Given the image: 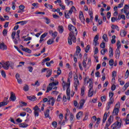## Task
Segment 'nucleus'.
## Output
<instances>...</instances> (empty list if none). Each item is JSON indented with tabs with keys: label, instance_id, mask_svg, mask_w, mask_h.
I'll list each match as a JSON object with an SVG mask.
<instances>
[{
	"label": "nucleus",
	"instance_id": "obj_1",
	"mask_svg": "<svg viewBox=\"0 0 129 129\" xmlns=\"http://www.w3.org/2000/svg\"><path fill=\"white\" fill-rule=\"evenodd\" d=\"M68 29L69 31H71L69 36L68 37V43L69 45H72V41L73 43H76V37L78 31L76 27L72 25V24L69 25Z\"/></svg>",
	"mask_w": 129,
	"mask_h": 129
},
{
	"label": "nucleus",
	"instance_id": "obj_2",
	"mask_svg": "<svg viewBox=\"0 0 129 129\" xmlns=\"http://www.w3.org/2000/svg\"><path fill=\"white\" fill-rule=\"evenodd\" d=\"M115 119L116 121L111 125L112 129L120 128L121 127V124H122V120L119 116H116Z\"/></svg>",
	"mask_w": 129,
	"mask_h": 129
},
{
	"label": "nucleus",
	"instance_id": "obj_3",
	"mask_svg": "<svg viewBox=\"0 0 129 129\" xmlns=\"http://www.w3.org/2000/svg\"><path fill=\"white\" fill-rule=\"evenodd\" d=\"M59 82H57L56 83L55 82H52V83H49V84L48 85V87H47L46 89V93H48V92L51 91V90H52V89H53V88L54 87V86H56V85H58Z\"/></svg>",
	"mask_w": 129,
	"mask_h": 129
},
{
	"label": "nucleus",
	"instance_id": "obj_4",
	"mask_svg": "<svg viewBox=\"0 0 129 129\" xmlns=\"http://www.w3.org/2000/svg\"><path fill=\"white\" fill-rule=\"evenodd\" d=\"M33 110H34V116H35V117L39 116V111L40 110V108H39V107L36 105L34 107H33Z\"/></svg>",
	"mask_w": 129,
	"mask_h": 129
},
{
	"label": "nucleus",
	"instance_id": "obj_5",
	"mask_svg": "<svg viewBox=\"0 0 129 129\" xmlns=\"http://www.w3.org/2000/svg\"><path fill=\"white\" fill-rule=\"evenodd\" d=\"M2 67L5 69V70H9L10 68V62L6 61L2 62Z\"/></svg>",
	"mask_w": 129,
	"mask_h": 129
},
{
	"label": "nucleus",
	"instance_id": "obj_6",
	"mask_svg": "<svg viewBox=\"0 0 129 129\" xmlns=\"http://www.w3.org/2000/svg\"><path fill=\"white\" fill-rule=\"evenodd\" d=\"M99 39V35H98V34L96 35L94 38V40H93V45H94V46L95 47H96V45H97V44H99L98 43V40Z\"/></svg>",
	"mask_w": 129,
	"mask_h": 129
},
{
	"label": "nucleus",
	"instance_id": "obj_7",
	"mask_svg": "<svg viewBox=\"0 0 129 129\" xmlns=\"http://www.w3.org/2000/svg\"><path fill=\"white\" fill-rule=\"evenodd\" d=\"M79 18L82 23L85 24V18H84V16L83 15V12H82V11H80Z\"/></svg>",
	"mask_w": 129,
	"mask_h": 129
},
{
	"label": "nucleus",
	"instance_id": "obj_8",
	"mask_svg": "<svg viewBox=\"0 0 129 129\" xmlns=\"http://www.w3.org/2000/svg\"><path fill=\"white\" fill-rule=\"evenodd\" d=\"M51 106H54V104L55 103V101H56V99H54L53 97H49V103L48 104L51 105Z\"/></svg>",
	"mask_w": 129,
	"mask_h": 129
},
{
	"label": "nucleus",
	"instance_id": "obj_9",
	"mask_svg": "<svg viewBox=\"0 0 129 129\" xmlns=\"http://www.w3.org/2000/svg\"><path fill=\"white\" fill-rule=\"evenodd\" d=\"M50 114V110L47 109L46 111L44 112V116L46 118L51 119V117L49 116Z\"/></svg>",
	"mask_w": 129,
	"mask_h": 129
},
{
	"label": "nucleus",
	"instance_id": "obj_10",
	"mask_svg": "<svg viewBox=\"0 0 129 129\" xmlns=\"http://www.w3.org/2000/svg\"><path fill=\"white\" fill-rule=\"evenodd\" d=\"M49 33L50 35H51L52 37L54 38V39H55L58 35V33L56 31H55L53 33V31L52 30H50L49 31Z\"/></svg>",
	"mask_w": 129,
	"mask_h": 129
},
{
	"label": "nucleus",
	"instance_id": "obj_11",
	"mask_svg": "<svg viewBox=\"0 0 129 129\" xmlns=\"http://www.w3.org/2000/svg\"><path fill=\"white\" fill-rule=\"evenodd\" d=\"M0 49L1 50H3V51L4 50H7L8 49V46L5 44V43H0Z\"/></svg>",
	"mask_w": 129,
	"mask_h": 129
},
{
	"label": "nucleus",
	"instance_id": "obj_12",
	"mask_svg": "<svg viewBox=\"0 0 129 129\" xmlns=\"http://www.w3.org/2000/svg\"><path fill=\"white\" fill-rule=\"evenodd\" d=\"M10 99L12 101H15L17 99V97H16V95H15V94L13 92H11Z\"/></svg>",
	"mask_w": 129,
	"mask_h": 129
},
{
	"label": "nucleus",
	"instance_id": "obj_13",
	"mask_svg": "<svg viewBox=\"0 0 129 129\" xmlns=\"http://www.w3.org/2000/svg\"><path fill=\"white\" fill-rule=\"evenodd\" d=\"M120 54V51H119V49H116L115 52V55L116 59H118L119 58Z\"/></svg>",
	"mask_w": 129,
	"mask_h": 129
},
{
	"label": "nucleus",
	"instance_id": "obj_14",
	"mask_svg": "<svg viewBox=\"0 0 129 129\" xmlns=\"http://www.w3.org/2000/svg\"><path fill=\"white\" fill-rule=\"evenodd\" d=\"M119 111V109L118 108H115L113 111V115H118V112Z\"/></svg>",
	"mask_w": 129,
	"mask_h": 129
},
{
	"label": "nucleus",
	"instance_id": "obj_15",
	"mask_svg": "<svg viewBox=\"0 0 129 129\" xmlns=\"http://www.w3.org/2000/svg\"><path fill=\"white\" fill-rule=\"evenodd\" d=\"M109 96L110 97L109 101H111V102H114V99H113V98H112L113 97V93L110 92L109 93Z\"/></svg>",
	"mask_w": 129,
	"mask_h": 129
},
{
	"label": "nucleus",
	"instance_id": "obj_16",
	"mask_svg": "<svg viewBox=\"0 0 129 129\" xmlns=\"http://www.w3.org/2000/svg\"><path fill=\"white\" fill-rule=\"evenodd\" d=\"M27 99L31 101H36V100H37V98H36L35 96H27Z\"/></svg>",
	"mask_w": 129,
	"mask_h": 129
},
{
	"label": "nucleus",
	"instance_id": "obj_17",
	"mask_svg": "<svg viewBox=\"0 0 129 129\" xmlns=\"http://www.w3.org/2000/svg\"><path fill=\"white\" fill-rule=\"evenodd\" d=\"M126 33L127 32L124 30H122L120 32L121 37H125V36H126Z\"/></svg>",
	"mask_w": 129,
	"mask_h": 129
},
{
	"label": "nucleus",
	"instance_id": "obj_18",
	"mask_svg": "<svg viewBox=\"0 0 129 129\" xmlns=\"http://www.w3.org/2000/svg\"><path fill=\"white\" fill-rule=\"evenodd\" d=\"M51 75H52V70L50 69L47 71L46 77H47V78H49Z\"/></svg>",
	"mask_w": 129,
	"mask_h": 129
},
{
	"label": "nucleus",
	"instance_id": "obj_19",
	"mask_svg": "<svg viewBox=\"0 0 129 129\" xmlns=\"http://www.w3.org/2000/svg\"><path fill=\"white\" fill-rule=\"evenodd\" d=\"M22 51L24 52H26L27 53H29V54H31L32 53V50L28 48H22Z\"/></svg>",
	"mask_w": 129,
	"mask_h": 129
},
{
	"label": "nucleus",
	"instance_id": "obj_20",
	"mask_svg": "<svg viewBox=\"0 0 129 129\" xmlns=\"http://www.w3.org/2000/svg\"><path fill=\"white\" fill-rule=\"evenodd\" d=\"M55 38H54V37L52 38L51 39H49L47 41V44L48 45H52V44H53V43H54V39Z\"/></svg>",
	"mask_w": 129,
	"mask_h": 129
},
{
	"label": "nucleus",
	"instance_id": "obj_21",
	"mask_svg": "<svg viewBox=\"0 0 129 129\" xmlns=\"http://www.w3.org/2000/svg\"><path fill=\"white\" fill-rule=\"evenodd\" d=\"M106 119H107V113L105 112L104 114V116L103 117V121H102V123H104L105 122V121H106Z\"/></svg>",
	"mask_w": 129,
	"mask_h": 129
},
{
	"label": "nucleus",
	"instance_id": "obj_22",
	"mask_svg": "<svg viewBox=\"0 0 129 129\" xmlns=\"http://www.w3.org/2000/svg\"><path fill=\"white\" fill-rule=\"evenodd\" d=\"M84 103H85V100L82 99L80 101V109H81V108L83 107V105H84Z\"/></svg>",
	"mask_w": 129,
	"mask_h": 129
},
{
	"label": "nucleus",
	"instance_id": "obj_23",
	"mask_svg": "<svg viewBox=\"0 0 129 129\" xmlns=\"http://www.w3.org/2000/svg\"><path fill=\"white\" fill-rule=\"evenodd\" d=\"M82 115H83V112H82V111L79 112L76 114V117H77V119H78L79 118H80V117L82 116Z\"/></svg>",
	"mask_w": 129,
	"mask_h": 129
},
{
	"label": "nucleus",
	"instance_id": "obj_24",
	"mask_svg": "<svg viewBox=\"0 0 129 129\" xmlns=\"http://www.w3.org/2000/svg\"><path fill=\"white\" fill-rule=\"evenodd\" d=\"M64 31V27L62 26H58V32L60 34H62Z\"/></svg>",
	"mask_w": 129,
	"mask_h": 129
},
{
	"label": "nucleus",
	"instance_id": "obj_25",
	"mask_svg": "<svg viewBox=\"0 0 129 129\" xmlns=\"http://www.w3.org/2000/svg\"><path fill=\"white\" fill-rule=\"evenodd\" d=\"M84 93H85V87L83 86L81 89V95L83 96L84 95Z\"/></svg>",
	"mask_w": 129,
	"mask_h": 129
},
{
	"label": "nucleus",
	"instance_id": "obj_26",
	"mask_svg": "<svg viewBox=\"0 0 129 129\" xmlns=\"http://www.w3.org/2000/svg\"><path fill=\"white\" fill-rule=\"evenodd\" d=\"M109 57H112L113 56V49H112V48H109Z\"/></svg>",
	"mask_w": 129,
	"mask_h": 129
},
{
	"label": "nucleus",
	"instance_id": "obj_27",
	"mask_svg": "<svg viewBox=\"0 0 129 129\" xmlns=\"http://www.w3.org/2000/svg\"><path fill=\"white\" fill-rule=\"evenodd\" d=\"M112 103H113V102H111L110 101H109V102H108L107 103V105L106 106V110H108L109 109V108H110V104H112Z\"/></svg>",
	"mask_w": 129,
	"mask_h": 129
},
{
	"label": "nucleus",
	"instance_id": "obj_28",
	"mask_svg": "<svg viewBox=\"0 0 129 129\" xmlns=\"http://www.w3.org/2000/svg\"><path fill=\"white\" fill-rule=\"evenodd\" d=\"M70 121L73 124V119H74V115L71 113L70 116Z\"/></svg>",
	"mask_w": 129,
	"mask_h": 129
},
{
	"label": "nucleus",
	"instance_id": "obj_29",
	"mask_svg": "<svg viewBox=\"0 0 129 129\" xmlns=\"http://www.w3.org/2000/svg\"><path fill=\"white\" fill-rule=\"evenodd\" d=\"M43 103H45V102H47V104H49V97L48 98H44L43 99Z\"/></svg>",
	"mask_w": 129,
	"mask_h": 129
},
{
	"label": "nucleus",
	"instance_id": "obj_30",
	"mask_svg": "<svg viewBox=\"0 0 129 129\" xmlns=\"http://www.w3.org/2000/svg\"><path fill=\"white\" fill-rule=\"evenodd\" d=\"M112 121H113V116L110 115L109 116V118L108 119L107 122H109L110 123H111V122H112Z\"/></svg>",
	"mask_w": 129,
	"mask_h": 129
},
{
	"label": "nucleus",
	"instance_id": "obj_31",
	"mask_svg": "<svg viewBox=\"0 0 129 129\" xmlns=\"http://www.w3.org/2000/svg\"><path fill=\"white\" fill-rule=\"evenodd\" d=\"M93 93H94L93 91H91V90H89L88 92V96H89V97H92V96H93Z\"/></svg>",
	"mask_w": 129,
	"mask_h": 129
},
{
	"label": "nucleus",
	"instance_id": "obj_32",
	"mask_svg": "<svg viewBox=\"0 0 129 129\" xmlns=\"http://www.w3.org/2000/svg\"><path fill=\"white\" fill-rule=\"evenodd\" d=\"M7 105H8V102L3 101V102H0V107H2L3 106H5Z\"/></svg>",
	"mask_w": 129,
	"mask_h": 129
},
{
	"label": "nucleus",
	"instance_id": "obj_33",
	"mask_svg": "<svg viewBox=\"0 0 129 129\" xmlns=\"http://www.w3.org/2000/svg\"><path fill=\"white\" fill-rule=\"evenodd\" d=\"M112 39H111V44H115V38H116V36L115 35H113L112 36Z\"/></svg>",
	"mask_w": 129,
	"mask_h": 129
},
{
	"label": "nucleus",
	"instance_id": "obj_34",
	"mask_svg": "<svg viewBox=\"0 0 129 129\" xmlns=\"http://www.w3.org/2000/svg\"><path fill=\"white\" fill-rule=\"evenodd\" d=\"M28 126V125L25 123H22L19 124L20 127H27Z\"/></svg>",
	"mask_w": 129,
	"mask_h": 129
},
{
	"label": "nucleus",
	"instance_id": "obj_35",
	"mask_svg": "<svg viewBox=\"0 0 129 129\" xmlns=\"http://www.w3.org/2000/svg\"><path fill=\"white\" fill-rule=\"evenodd\" d=\"M96 120L97 122L95 125V126H96V127H98V124L100 123V118H98Z\"/></svg>",
	"mask_w": 129,
	"mask_h": 129
},
{
	"label": "nucleus",
	"instance_id": "obj_36",
	"mask_svg": "<svg viewBox=\"0 0 129 129\" xmlns=\"http://www.w3.org/2000/svg\"><path fill=\"white\" fill-rule=\"evenodd\" d=\"M23 90L24 91H29V86L28 85H25V86L23 87Z\"/></svg>",
	"mask_w": 129,
	"mask_h": 129
},
{
	"label": "nucleus",
	"instance_id": "obj_37",
	"mask_svg": "<svg viewBox=\"0 0 129 129\" xmlns=\"http://www.w3.org/2000/svg\"><path fill=\"white\" fill-rule=\"evenodd\" d=\"M103 39L105 40V42H107L108 41V38H107V35L104 34L103 35Z\"/></svg>",
	"mask_w": 129,
	"mask_h": 129
},
{
	"label": "nucleus",
	"instance_id": "obj_38",
	"mask_svg": "<svg viewBox=\"0 0 129 129\" xmlns=\"http://www.w3.org/2000/svg\"><path fill=\"white\" fill-rule=\"evenodd\" d=\"M28 104L25 102L23 101H21L20 102V105H21V106L23 107V106H27V105Z\"/></svg>",
	"mask_w": 129,
	"mask_h": 129
},
{
	"label": "nucleus",
	"instance_id": "obj_39",
	"mask_svg": "<svg viewBox=\"0 0 129 129\" xmlns=\"http://www.w3.org/2000/svg\"><path fill=\"white\" fill-rule=\"evenodd\" d=\"M44 20H45L46 24H50L51 23V20L48 18H44Z\"/></svg>",
	"mask_w": 129,
	"mask_h": 129
},
{
	"label": "nucleus",
	"instance_id": "obj_40",
	"mask_svg": "<svg viewBox=\"0 0 129 129\" xmlns=\"http://www.w3.org/2000/svg\"><path fill=\"white\" fill-rule=\"evenodd\" d=\"M88 113H86L85 114V117L83 119V121H85V120H87V119H88Z\"/></svg>",
	"mask_w": 129,
	"mask_h": 129
},
{
	"label": "nucleus",
	"instance_id": "obj_41",
	"mask_svg": "<svg viewBox=\"0 0 129 129\" xmlns=\"http://www.w3.org/2000/svg\"><path fill=\"white\" fill-rule=\"evenodd\" d=\"M67 95H70V87L68 86L67 88Z\"/></svg>",
	"mask_w": 129,
	"mask_h": 129
},
{
	"label": "nucleus",
	"instance_id": "obj_42",
	"mask_svg": "<svg viewBox=\"0 0 129 129\" xmlns=\"http://www.w3.org/2000/svg\"><path fill=\"white\" fill-rule=\"evenodd\" d=\"M93 87V83L92 82H90L89 85V90H92V88Z\"/></svg>",
	"mask_w": 129,
	"mask_h": 129
},
{
	"label": "nucleus",
	"instance_id": "obj_43",
	"mask_svg": "<svg viewBox=\"0 0 129 129\" xmlns=\"http://www.w3.org/2000/svg\"><path fill=\"white\" fill-rule=\"evenodd\" d=\"M121 47V44H120V41L118 40L117 41V49H119Z\"/></svg>",
	"mask_w": 129,
	"mask_h": 129
},
{
	"label": "nucleus",
	"instance_id": "obj_44",
	"mask_svg": "<svg viewBox=\"0 0 129 129\" xmlns=\"http://www.w3.org/2000/svg\"><path fill=\"white\" fill-rule=\"evenodd\" d=\"M128 75H129V71H128V70H127L124 76L125 79H126L127 78H128Z\"/></svg>",
	"mask_w": 129,
	"mask_h": 129
},
{
	"label": "nucleus",
	"instance_id": "obj_45",
	"mask_svg": "<svg viewBox=\"0 0 129 129\" xmlns=\"http://www.w3.org/2000/svg\"><path fill=\"white\" fill-rule=\"evenodd\" d=\"M113 63H114V61L113 60V59H111L109 61V65L110 66H113Z\"/></svg>",
	"mask_w": 129,
	"mask_h": 129
},
{
	"label": "nucleus",
	"instance_id": "obj_46",
	"mask_svg": "<svg viewBox=\"0 0 129 129\" xmlns=\"http://www.w3.org/2000/svg\"><path fill=\"white\" fill-rule=\"evenodd\" d=\"M1 74L4 78H6L7 77V75H6V72L5 71H2Z\"/></svg>",
	"mask_w": 129,
	"mask_h": 129
},
{
	"label": "nucleus",
	"instance_id": "obj_47",
	"mask_svg": "<svg viewBox=\"0 0 129 129\" xmlns=\"http://www.w3.org/2000/svg\"><path fill=\"white\" fill-rule=\"evenodd\" d=\"M86 61V59L83 60V67H84V68H86L87 67Z\"/></svg>",
	"mask_w": 129,
	"mask_h": 129
},
{
	"label": "nucleus",
	"instance_id": "obj_48",
	"mask_svg": "<svg viewBox=\"0 0 129 129\" xmlns=\"http://www.w3.org/2000/svg\"><path fill=\"white\" fill-rule=\"evenodd\" d=\"M89 49H90V45H88L85 49L86 53H88V51H89Z\"/></svg>",
	"mask_w": 129,
	"mask_h": 129
},
{
	"label": "nucleus",
	"instance_id": "obj_49",
	"mask_svg": "<svg viewBox=\"0 0 129 129\" xmlns=\"http://www.w3.org/2000/svg\"><path fill=\"white\" fill-rule=\"evenodd\" d=\"M47 35H48V33L45 32L44 33H43L42 35H41L40 38L41 39H44V38H45V37H46Z\"/></svg>",
	"mask_w": 129,
	"mask_h": 129
},
{
	"label": "nucleus",
	"instance_id": "obj_50",
	"mask_svg": "<svg viewBox=\"0 0 129 129\" xmlns=\"http://www.w3.org/2000/svg\"><path fill=\"white\" fill-rule=\"evenodd\" d=\"M25 110L27 112H28V113H32V109L29 107L26 108Z\"/></svg>",
	"mask_w": 129,
	"mask_h": 129
},
{
	"label": "nucleus",
	"instance_id": "obj_51",
	"mask_svg": "<svg viewBox=\"0 0 129 129\" xmlns=\"http://www.w3.org/2000/svg\"><path fill=\"white\" fill-rule=\"evenodd\" d=\"M112 29H115L117 31H119V28L117 25H113L112 26Z\"/></svg>",
	"mask_w": 129,
	"mask_h": 129
},
{
	"label": "nucleus",
	"instance_id": "obj_52",
	"mask_svg": "<svg viewBox=\"0 0 129 129\" xmlns=\"http://www.w3.org/2000/svg\"><path fill=\"white\" fill-rule=\"evenodd\" d=\"M116 77V72H115V71L112 72V77L114 78V80L115 79V77Z\"/></svg>",
	"mask_w": 129,
	"mask_h": 129
},
{
	"label": "nucleus",
	"instance_id": "obj_53",
	"mask_svg": "<svg viewBox=\"0 0 129 129\" xmlns=\"http://www.w3.org/2000/svg\"><path fill=\"white\" fill-rule=\"evenodd\" d=\"M56 73L57 75H60L61 73H62V71H61V70H60V68H57V71L56 72Z\"/></svg>",
	"mask_w": 129,
	"mask_h": 129
},
{
	"label": "nucleus",
	"instance_id": "obj_54",
	"mask_svg": "<svg viewBox=\"0 0 129 129\" xmlns=\"http://www.w3.org/2000/svg\"><path fill=\"white\" fill-rule=\"evenodd\" d=\"M124 3V2H123V0L121 1L120 4H118V8H121V7H122V6H123Z\"/></svg>",
	"mask_w": 129,
	"mask_h": 129
},
{
	"label": "nucleus",
	"instance_id": "obj_55",
	"mask_svg": "<svg viewBox=\"0 0 129 129\" xmlns=\"http://www.w3.org/2000/svg\"><path fill=\"white\" fill-rule=\"evenodd\" d=\"M106 52H107V49H104L101 50V53L102 55H104Z\"/></svg>",
	"mask_w": 129,
	"mask_h": 129
},
{
	"label": "nucleus",
	"instance_id": "obj_56",
	"mask_svg": "<svg viewBox=\"0 0 129 129\" xmlns=\"http://www.w3.org/2000/svg\"><path fill=\"white\" fill-rule=\"evenodd\" d=\"M64 16L66 19H69L70 17L69 16V13L65 12L64 13Z\"/></svg>",
	"mask_w": 129,
	"mask_h": 129
},
{
	"label": "nucleus",
	"instance_id": "obj_57",
	"mask_svg": "<svg viewBox=\"0 0 129 129\" xmlns=\"http://www.w3.org/2000/svg\"><path fill=\"white\" fill-rule=\"evenodd\" d=\"M19 9L21 10L22 12H24V10L25 9V6L24 5H20L19 6Z\"/></svg>",
	"mask_w": 129,
	"mask_h": 129
},
{
	"label": "nucleus",
	"instance_id": "obj_58",
	"mask_svg": "<svg viewBox=\"0 0 129 129\" xmlns=\"http://www.w3.org/2000/svg\"><path fill=\"white\" fill-rule=\"evenodd\" d=\"M42 63H44V62H47V61H50V57H47L42 60Z\"/></svg>",
	"mask_w": 129,
	"mask_h": 129
},
{
	"label": "nucleus",
	"instance_id": "obj_59",
	"mask_svg": "<svg viewBox=\"0 0 129 129\" xmlns=\"http://www.w3.org/2000/svg\"><path fill=\"white\" fill-rule=\"evenodd\" d=\"M7 34H8V30H7V29H4L3 32V36H7Z\"/></svg>",
	"mask_w": 129,
	"mask_h": 129
},
{
	"label": "nucleus",
	"instance_id": "obj_60",
	"mask_svg": "<svg viewBox=\"0 0 129 129\" xmlns=\"http://www.w3.org/2000/svg\"><path fill=\"white\" fill-rule=\"evenodd\" d=\"M28 23V21H21V26H24V25H26Z\"/></svg>",
	"mask_w": 129,
	"mask_h": 129
},
{
	"label": "nucleus",
	"instance_id": "obj_61",
	"mask_svg": "<svg viewBox=\"0 0 129 129\" xmlns=\"http://www.w3.org/2000/svg\"><path fill=\"white\" fill-rule=\"evenodd\" d=\"M101 100L102 102L105 101V100H106V97L105 96H102L101 97Z\"/></svg>",
	"mask_w": 129,
	"mask_h": 129
},
{
	"label": "nucleus",
	"instance_id": "obj_62",
	"mask_svg": "<svg viewBox=\"0 0 129 129\" xmlns=\"http://www.w3.org/2000/svg\"><path fill=\"white\" fill-rule=\"evenodd\" d=\"M128 86H129V82L125 83L123 87L125 88V90L127 88V87H128Z\"/></svg>",
	"mask_w": 129,
	"mask_h": 129
},
{
	"label": "nucleus",
	"instance_id": "obj_63",
	"mask_svg": "<svg viewBox=\"0 0 129 129\" xmlns=\"http://www.w3.org/2000/svg\"><path fill=\"white\" fill-rule=\"evenodd\" d=\"M74 85L79 86V80H75V85Z\"/></svg>",
	"mask_w": 129,
	"mask_h": 129
},
{
	"label": "nucleus",
	"instance_id": "obj_64",
	"mask_svg": "<svg viewBox=\"0 0 129 129\" xmlns=\"http://www.w3.org/2000/svg\"><path fill=\"white\" fill-rule=\"evenodd\" d=\"M52 125H53L54 127H57V122L56 121L52 122Z\"/></svg>",
	"mask_w": 129,
	"mask_h": 129
}]
</instances>
